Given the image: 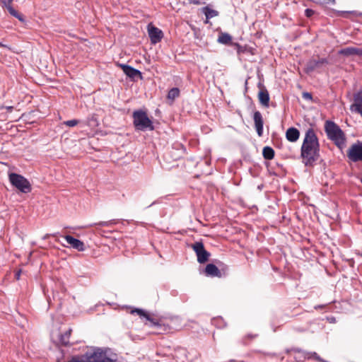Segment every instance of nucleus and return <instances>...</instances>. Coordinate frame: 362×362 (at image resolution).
<instances>
[{"instance_id": "obj_17", "label": "nucleus", "mask_w": 362, "mask_h": 362, "mask_svg": "<svg viewBox=\"0 0 362 362\" xmlns=\"http://www.w3.org/2000/svg\"><path fill=\"white\" fill-rule=\"evenodd\" d=\"M354 103L350 107L352 112H357L358 108L362 109V90H360L354 95Z\"/></svg>"}, {"instance_id": "obj_5", "label": "nucleus", "mask_w": 362, "mask_h": 362, "mask_svg": "<svg viewBox=\"0 0 362 362\" xmlns=\"http://www.w3.org/2000/svg\"><path fill=\"white\" fill-rule=\"evenodd\" d=\"M8 179L11 185L19 192L27 194L32 191L31 184L24 176L16 173H11L8 175Z\"/></svg>"}, {"instance_id": "obj_45", "label": "nucleus", "mask_w": 362, "mask_h": 362, "mask_svg": "<svg viewBox=\"0 0 362 362\" xmlns=\"http://www.w3.org/2000/svg\"><path fill=\"white\" fill-rule=\"evenodd\" d=\"M155 203H156L155 202H153L150 206H152V205L155 204Z\"/></svg>"}, {"instance_id": "obj_24", "label": "nucleus", "mask_w": 362, "mask_h": 362, "mask_svg": "<svg viewBox=\"0 0 362 362\" xmlns=\"http://www.w3.org/2000/svg\"><path fill=\"white\" fill-rule=\"evenodd\" d=\"M72 329L69 328L64 334L59 336V342L62 345L67 346L69 344V338L71 334Z\"/></svg>"}, {"instance_id": "obj_28", "label": "nucleus", "mask_w": 362, "mask_h": 362, "mask_svg": "<svg viewBox=\"0 0 362 362\" xmlns=\"http://www.w3.org/2000/svg\"><path fill=\"white\" fill-rule=\"evenodd\" d=\"M203 11L206 16V19L212 18L218 15V12L217 11L210 8L208 6L204 7Z\"/></svg>"}, {"instance_id": "obj_31", "label": "nucleus", "mask_w": 362, "mask_h": 362, "mask_svg": "<svg viewBox=\"0 0 362 362\" xmlns=\"http://www.w3.org/2000/svg\"><path fill=\"white\" fill-rule=\"evenodd\" d=\"M78 123H79L78 119H71V120L64 121L63 124L67 127H73L76 126Z\"/></svg>"}, {"instance_id": "obj_19", "label": "nucleus", "mask_w": 362, "mask_h": 362, "mask_svg": "<svg viewBox=\"0 0 362 362\" xmlns=\"http://www.w3.org/2000/svg\"><path fill=\"white\" fill-rule=\"evenodd\" d=\"M204 273L207 276L221 277V273L219 269L214 264H208L204 270Z\"/></svg>"}, {"instance_id": "obj_12", "label": "nucleus", "mask_w": 362, "mask_h": 362, "mask_svg": "<svg viewBox=\"0 0 362 362\" xmlns=\"http://www.w3.org/2000/svg\"><path fill=\"white\" fill-rule=\"evenodd\" d=\"M257 87L259 88V91L257 95L259 103L264 107H269L270 100L269 91L261 82L258 83Z\"/></svg>"}, {"instance_id": "obj_32", "label": "nucleus", "mask_w": 362, "mask_h": 362, "mask_svg": "<svg viewBox=\"0 0 362 362\" xmlns=\"http://www.w3.org/2000/svg\"><path fill=\"white\" fill-rule=\"evenodd\" d=\"M317 2L321 5H324V4L335 5L336 4V0H317Z\"/></svg>"}, {"instance_id": "obj_35", "label": "nucleus", "mask_w": 362, "mask_h": 362, "mask_svg": "<svg viewBox=\"0 0 362 362\" xmlns=\"http://www.w3.org/2000/svg\"><path fill=\"white\" fill-rule=\"evenodd\" d=\"M303 98L307 99V100H312V98H313L312 94L308 92L303 93Z\"/></svg>"}, {"instance_id": "obj_11", "label": "nucleus", "mask_w": 362, "mask_h": 362, "mask_svg": "<svg viewBox=\"0 0 362 362\" xmlns=\"http://www.w3.org/2000/svg\"><path fill=\"white\" fill-rule=\"evenodd\" d=\"M119 66L121 67L125 75L132 81H136L138 78H143L142 73L139 70L134 69L128 64H120Z\"/></svg>"}, {"instance_id": "obj_36", "label": "nucleus", "mask_w": 362, "mask_h": 362, "mask_svg": "<svg viewBox=\"0 0 362 362\" xmlns=\"http://www.w3.org/2000/svg\"><path fill=\"white\" fill-rule=\"evenodd\" d=\"M189 2L194 5H200L204 3L203 0H189Z\"/></svg>"}, {"instance_id": "obj_4", "label": "nucleus", "mask_w": 362, "mask_h": 362, "mask_svg": "<svg viewBox=\"0 0 362 362\" xmlns=\"http://www.w3.org/2000/svg\"><path fill=\"white\" fill-rule=\"evenodd\" d=\"M132 117L133 124L136 130L144 132L154 129L153 122L145 111L142 110H135L133 112Z\"/></svg>"}, {"instance_id": "obj_8", "label": "nucleus", "mask_w": 362, "mask_h": 362, "mask_svg": "<svg viewBox=\"0 0 362 362\" xmlns=\"http://www.w3.org/2000/svg\"><path fill=\"white\" fill-rule=\"evenodd\" d=\"M328 64L329 61L327 58H320V57H317V59L312 58L306 62L303 70L305 74H310L322 65Z\"/></svg>"}, {"instance_id": "obj_13", "label": "nucleus", "mask_w": 362, "mask_h": 362, "mask_svg": "<svg viewBox=\"0 0 362 362\" xmlns=\"http://www.w3.org/2000/svg\"><path fill=\"white\" fill-rule=\"evenodd\" d=\"M64 238L66 240L67 244L69 245L72 248L76 249L79 252L86 250V247L84 243L81 240L69 235H64Z\"/></svg>"}, {"instance_id": "obj_44", "label": "nucleus", "mask_w": 362, "mask_h": 362, "mask_svg": "<svg viewBox=\"0 0 362 362\" xmlns=\"http://www.w3.org/2000/svg\"><path fill=\"white\" fill-rule=\"evenodd\" d=\"M178 145H179V146H180L183 149H185V146H184L182 144H179Z\"/></svg>"}, {"instance_id": "obj_41", "label": "nucleus", "mask_w": 362, "mask_h": 362, "mask_svg": "<svg viewBox=\"0 0 362 362\" xmlns=\"http://www.w3.org/2000/svg\"><path fill=\"white\" fill-rule=\"evenodd\" d=\"M6 109H7L8 110L11 111V110H13V107H12V106H8V107H6Z\"/></svg>"}, {"instance_id": "obj_23", "label": "nucleus", "mask_w": 362, "mask_h": 362, "mask_svg": "<svg viewBox=\"0 0 362 362\" xmlns=\"http://www.w3.org/2000/svg\"><path fill=\"white\" fill-rule=\"evenodd\" d=\"M275 151L274 150L269 146H266L262 149V156L265 160H272L274 158Z\"/></svg>"}, {"instance_id": "obj_26", "label": "nucleus", "mask_w": 362, "mask_h": 362, "mask_svg": "<svg viewBox=\"0 0 362 362\" xmlns=\"http://www.w3.org/2000/svg\"><path fill=\"white\" fill-rule=\"evenodd\" d=\"M117 223V220L112 219L107 221H100L98 223H94L90 225V227H95L98 228V227H111Z\"/></svg>"}, {"instance_id": "obj_37", "label": "nucleus", "mask_w": 362, "mask_h": 362, "mask_svg": "<svg viewBox=\"0 0 362 362\" xmlns=\"http://www.w3.org/2000/svg\"><path fill=\"white\" fill-rule=\"evenodd\" d=\"M325 306H326L325 305H315V306L314 307V308H315V310L322 309V308H325Z\"/></svg>"}, {"instance_id": "obj_2", "label": "nucleus", "mask_w": 362, "mask_h": 362, "mask_svg": "<svg viewBox=\"0 0 362 362\" xmlns=\"http://www.w3.org/2000/svg\"><path fill=\"white\" fill-rule=\"evenodd\" d=\"M107 349L97 348L93 351H87L81 357L85 359H81L79 356H75L71 358L69 362H117V356H109Z\"/></svg>"}, {"instance_id": "obj_7", "label": "nucleus", "mask_w": 362, "mask_h": 362, "mask_svg": "<svg viewBox=\"0 0 362 362\" xmlns=\"http://www.w3.org/2000/svg\"><path fill=\"white\" fill-rule=\"evenodd\" d=\"M189 247L192 248L196 253L197 262L199 264H204L209 261L211 254L205 249L204 243L202 241L195 242L191 244Z\"/></svg>"}, {"instance_id": "obj_33", "label": "nucleus", "mask_w": 362, "mask_h": 362, "mask_svg": "<svg viewBox=\"0 0 362 362\" xmlns=\"http://www.w3.org/2000/svg\"><path fill=\"white\" fill-rule=\"evenodd\" d=\"M315 11L311 8H306L305 10V16L307 18H311L315 14Z\"/></svg>"}, {"instance_id": "obj_1", "label": "nucleus", "mask_w": 362, "mask_h": 362, "mask_svg": "<svg viewBox=\"0 0 362 362\" xmlns=\"http://www.w3.org/2000/svg\"><path fill=\"white\" fill-rule=\"evenodd\" d=\"M320 142L313 128H309L300 148V157L303 163L307 167H312L320 158Z\"/></svg>"}, {"instance_id": "obj_39", "label": "nucleus", "mask_w": 362, "mask_h": 362, "mask_svg": "<svg viewBox=\"0 0 362 362\" xmlns=\"http://www.w3.org/2000/svg\"><path fill=\"white\" fill-rule=\"evenodd\" d=\"M0 47H5V48L10 49L7 45H5L1 42H0Z\"/></svg>"}, {"instance_id": "obj_20", "label": "nucleus", "mask_w": 362, "mask_h": 362, "mask_svg": "<svg viewBox=\"0 0 362 362\" xmlns=\"http://www.w3.org/2000/svg\"><path fill=\"white\" fill-rule=\"evenodd\" d=\"M339 53L344 56L361 55L362 49L350 47L341 49V50L339 51Z\"/></svg>"}, {"instance_id": "obj_29", "label": "nucleus", "mask_w": 362, "mask_h": 362, "mask_svg": "<svg viewBox=\"0 0 362 362\" xmlns=\"http://www.w3.org/2000/svg\"><path fill=\"white\" fill-rule=\"evenodd\" d=\"M257 336H258V334H248L245 335L244 337H243V339H241V343L245 346L248 345L249 341L251 340H253L254 339L257 337Z\"/></svg>"}, {"instance_id": "obj_9", "label": "nucleus", "mask_w": 362, "mask_h": 362, "mask_svg": "<svg viewBox=\"0 0 362 362\" xmlns=\"http://www.w3.org/2000/svg\"><path fill=\"white\" fill-rule=\"evenodd\" d=\"M347 157L352 162L362 161V141L353 144L347 151Z\"/></svg>"}, {"instance_id": "obj_40", "label": "nucleus", "mask_w": 362, "mask_h": 362, "mask_svg": "<svg viewBox=\"0 0 362 362\" xmlns=\"http://www.w3.org/2000/svg\"><path fill=\"white\" fill-rule=\"evenodd\" d=\"M327 319L330 322H334L335 321V318L334 317H328Z\"/></svg>"}, {"instance_id": "obj_18", "label": "nucleus", "mask_w": 362, "mask_h": 362, "mask_svg": "<svg viewBox=\"0 0 362 362\" xmlns=\"http://www.w3.org/2000/svg\"><path fill=\"white\" fill-rule=\"evenodd\" d=\"M300 137V132L296 127H290L286 132V138L290 142H296Z\"/></svg>"}, {"instance_id": "obj_16", "label": "nucleus", "mask_w": 362, "mask_h": 362, "mask_svg": "<svg viewBox=\"0 0 362 362\" xmlns=\"http://www.w3.org/2000/svg\"><path fill=\"white\" fill-rule=\"evenodd\" d=\"M253 120H254L255 127L257 135L259 136H262L263 135L264 121H263L262 115L259 111L256 110L254 112Z\"/></svg>"}, {"instance_id": "obj_46", "label": "nucleus", "mask_w": 362, "mask_h": 362, "mask_svg": "<svg viewBox=\"0 0 362 362\" xmlns=\"http://www.w3.org/2000/svg\"><path fill=\"white\" fill-rule=\"evenodd\" d=\"M361 182L362 183V178L361 179Z\"/></svg>"}, {"instance_id": "obj_15", "label": "nucleus", "mask_w": 362, "mask_h": 362, "mask_svg": "<svg viewBox=\"0 0 362 362\" xmlns=\"http://www.w3.org/2000/svg\"><path fill=\"white\" fill-rule=\"evenodd\" d=\"M327 14L332 17L337 16L349 18V14H353L355 16H362V12H358L357 11H338L334 8H329L327 11Z\"/></svg>"}, {"instance_id": "obj_3", "label": "nucleus", "mask_w": 362, "mask_h": 362, "mask_svg": "<svg viewBox=\"0 0 362 362\" xmlns=\"http://www.w3.org/2000/svg\"><path fill=\"white\" fill-rule=\"evenodd\" d=\"M325 131L327 138L338 148H342L345 144L346 136L341 128L333 121L327 120L325 124Z\"/></svg>"}, {"instance_id": "obj_25", "label": "nucleus", "mask_w": 362, "mask_h": 362, "mask_svg": "<svg viewBox=\"0 0 362 362\" xmlns=\"http://www.w3.org/2000/svg\"><path fill=\"white\" fill-rule=\"evenodd\" d=\"M180 95V90L178 88H172L169 90L167 99L171 101V104L173 103L174 100L179 98Z\"/></svg>"}, {"instance_id": "obj_43", "label": "nucleus", "mask_w": 362, "mask_h": 362, "mask_svg": "<svg viewBox=\"0 0 362 362\" xmlns=\"http://www.w3.org/2000/svg\"><path fill=\"white\" fill-rule=\"evenodd\" d=\"M247 81H245V91H247Z\"/></svg>"}, {"instance_id": "obj_22", "label": "nucleus", "mask_w": 362, "mask_h": 362, "mask_svg": "<svg viewBox=\"0 0 362 362\" xmlns=\"http://www.w3.org/2000/svg\"><path fill=\"white\" fill-rule=\"evenodd\" d=\"M211 322V324L218 329H224L227 327L226 322L221 316L213 317Z\"/></svg>"}, {"instance_id": "obj_6", "label": "nucleus", "mask_w": 362, "mask_h": 362, "mask_svg": "<svg viewBox=\"0 0 362 362\" xmlns=\"http://www.w3.org/2000/svg\"><path fill=\"white\" fill-rule=\"evenodd\" d=\"M130 313L132 315H138L141 320L145 318L150 322L149 327H157L161 329L164 332L168 331L170 329V327L168 325H165L163 322L161 318L156 319L152 317L151 315L145 310L141 308H134L130 311Z\"/></svg>"}, {"instance_id": "obj_30", "label": "nucleus", "mask_w": 362, "mask_h": 362, "mask_svg": "<svg viewBox=\"0 0 362 362\" xmlns=\"http://www.w3.org/2000/svg\"><path fill=\"white\" fill-rule=\"evenodd\" d=\"M13 0H8V5H6L8 13L16 18L18 16V11H16L10 4Z\"/></svg>"}, {"instance_id": "obj_14", "label": "nucleus", "mask_w": 362, "mask_h": 362, "mask_svg": "<svg viewBox=\"0 0 362 362\" xmlns=\"http://www.w3.org/2000/svg\"><path fill=\"white\" fill-rule=\"evenodd\" d=\"M291 352L295 353L296 355L293 356V358L296 362H303L308 358L307 351L300 348L292 347L285 350L286 354H290Z\"/></svg>"}, {"instance_id": "obj_34", "label": "nucleus", "mask_w": 362, "mask_h": 362, "mask_svg": "<svg viewBox=\"0 0 362 362\" xmlns=\"http://www.w3.org/2000/svg\"><path fill=\"white\" fill-rule=\"evenodd\" d=\"M16 18H18L22 23L25 22V18L24 15L21 13L18 12V16H16Z\"/></svg>"}, {"instance_id": "obj_21", "label": "nucleus", "mask_w": 362, "mask_h": 362, "mask_svg": "<svg viewBox=\"0 0 362 362\" xmlns=\"http://www.w3.org/2000/svg\"><path fill=\"white\" fill-rule=\"evenodd\" d=\"M218 42L225 45H230L232 44V37L227 33H221L218 35Z\"/></svg>"}, {"instance_id": "obj_38", "label": "nucleus", "mask_w": 362, "mask_h": 362, "mask_svg": "<svg viewBox=\"0 0 362 362\" xmlns=\"http://www.w3.org/2000/svg\"><path fill=\"white\" fill-rule=\"evenodd\" d=\"M21 270H18L16 272L15 276L16 279H19L21 275Z\"/></svg>"}, {"instance_id": "obj_10", "label": "nucleus", "mask_w": 362, "mask_h": 362, "mask_svg": "<svg viewBox=\"0 0 362 362\" xmlns=\"http://www.w3.org/2000/svg\"><path fill=\"white\" fill-rule=\"evenodd\" d=\"M147 30L151 44L156 45L162 40L163 33L160 29L154 26L152 23H149Z\"/></svg>"}, {"instance_id": "obj_27", "label": "nucleus", "mask_w": 362, "mask_h": 362, "mask_svg": "<svg viewBox=\"0 0 362 362\" xmlns=\"http://www.w3.org/2000/svg\"><path fill=\"white\" fill-rule=\"evenodd\" d=\"M86 124L88 126L95 128L99 126V121L98 118V115L96 114H93L90 115L87 118Z\"/></svg>"}, {"instance_id": "obj_42", "label": "nucleus", "mask_w": 362, "mask_h": 362, "mask_svg": "<svg viewBox=\"0 0 362 362\" xmlns=\"http://www.w3.org/2000/svg\"><path fill=\"white\" fill-rule=\"evenodd\" d=\"M356 112L359 113V114L361 115V117H362V109H361V110H360V109L358 108V111H357Z\"/></svg>"}]
</instances>
